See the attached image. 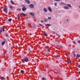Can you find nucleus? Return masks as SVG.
Listing matches in <instances>:
<instances>
[{
	"label": "nucleus",
	"instance_id": "obj_30",
	"mask_svg": "<svg viewBox=\"0 0 80 80\" xmlns=\"http://www.w3.org/2000/svg\"><path fill=\"white\" fill-rule=\"evenodd\" d=\"M42 79L43 80H46V79H45V78H44V77L42 78Z\"/></svg>",
	"mask_w": 80,
	"mask_h": 80
},
{
	"label": "nucleus",
	"instance_id": "obj_33",
	"mask_svg": "<svg viewBox=\"0 0 80 80\" xmlns=\"http://www.w3.org/2000/svg\"><path fill=\"white\" fill-rule=\"evenodd\" d=\"M50 19H51V17H48V20H50Z\"/></svg>",
	"mask_w": 80,
	"mask_h": 80
},
{
	"label": "nucleus",
	"instance_id": "obj_11",
	"mask_svg": "<svg viewBox=\"0 0 80 80\" xmlns=\"http://www.w3.org/2000/svg\"><path fill=\"white\" fill-rule=\"evenodd\" d=\"M1 80H5V78H4L3 77H2L1 78H0Z\"/></svg>",
	"mask_w": 80,
	"mask_h": 80
},
{
	"label": "nucleus",
	"instance_id": "obj_18",
	"mask_svg": "<svg viewBox=\"0 0 80 80\" xmlns=\"http://www.w3.org/2000/svg\"><path fill=\"white\" fill-rule=\"evenodd\" d=\"M11 3L12 4V5H14V2H13V1H12V0H11Z\"/></svg>",
	"mask_w": 80,
	"mask_h": 80
},
{
	"label": "nucleus",
	"instance_id": "obj_1",
	"mask_svg": "<svg viewBox=\"0 0 80 80\" xmlns=\"http://www.w3.org/2000/svg\"><path fill=\"white\" fill-rule=\"evenodd\" d=\"M21 61L22 62H27L29 61L28 58L27 57H26L24 58V59H22Z\"/></svg>",
	"mask_w": 80,
	"mask_h": 80
},
{
	"label": "nucleus",
	"instance_id": "obj_3",
	"mask_svg": "<svg viewBox=\"0 0 80 80\" xmlns=\"http://www.w3.org/2000/svg\"><path fill=\"white\" fill-rule=\"evenodd\" d=\"M70 56L72 58H75L76 57V55L75 53H73Z\"/></svg>",
	"mask_w": 80,
	"mask_h": 80
},
{
	"label": "nucleus",
	"instance_id": "obj_7",
	"mask_svg": "<svg viewBox=\"0 0 80 80\" xmlns=\"http://www.w3.org/2000/svg\"><path fill=\"white\" fill-rule=\"evenodd\" d=\"M25 2H27V3L28 4L30 3V1H29V0H25Z\"/></svg>",
	"mask_w": 80,
	"mask_h": 80
},
{
	"label": "nucleus",
	"instance_id": "obj_23",
	"mask_svg": "<svg viewBox=\"0 0 80 80\" xmlns=\"http://www.w3.org/2000/svg\"><path fill=\"white\" fill-rule=\"evenodd\" d=\"M44 36H45V37H47V33H45L44 34Z\"/></svg>",
	"mask_w": 80,
	"mask_h": 80
},
{
	"label": "nucleus",
	"instance_id": "obj_13",
	"mask_svg": "<svg viewBox=\"0 0 80 80\" xmlns=\"http://www.w3.org/2000/svg\"><path fill=\"white\" fill-rule=\"evenodd\" d=\"M5 43V41H4L2 42V45H3Z\"/></svg>",
	"mask_w": 80,
	"mask_h": 80
},
{
	"label": "nucleus",
	"instance_id": "obj_46",
	"mask_svg": "<svg viewBox=\"0 0 80 80\" xmlns=\"http://www.w3.org/2000/svg\"><path fill=\"white\" fill-rule=\"evenodd\" d=\"M3 40H4V41H6V40L5 39H3Z\"/></svg>",
	"mask_w": 80,
	"mask_h": 80
},
{
	"label": "nucleus",
	"instance_id": "obj_21",
	"mask_svg": "<svg viewBox=\"0 0 80 80\" xmlns=\"http://www.w3.org/2000/svg\"><path fill=\"white\" fill-rule=\"evenodd\" d=\"M68 63H71V60L70 59H68Z\"/></svg>",
	"mask_w": 80,
	"mask_h": 80
},
{
	"label": "nucleus",
	"instance_id": "obj_12",
	"mask_svg": "<svg viewBox=\"0 0 80 80\" xmlns=\"http://www.w3.org/2000/svg\"><path fill=\"white\" fill-rule=\"evenodd\" d=\"M30 15H32V16H34V13L31 12L30 13Z\"/></svg>",
	"mask_w": 80,
	"mask_h": 80
},
{
	"label": "nucleus",
	"instance_id": "obj_35",
	"mask_svg": "<svg viewBox=\"0 0 80 80\" xmlns=\"http://www.w3.org/2000/svg\"><path fill=\"white\" fill-rule=\"evenodd\" d=\"M2 56H3L4 57L5 55V53H3V54H2Z\"/></svg>",
	"mask_w": 80,
	"mask_h": 80
},
{
	"label": "nucleus",
	"instance_id": "obj_19",
	"mask_svg": "<svg viewBox=\"0 0 80 80\" xmlns=\"http://www.w3.org/2000/svg\"><path fill=\"white\" fill-rule=\"evenodd\" d=\"M5 35L7 37H8V33H6Z\"/></svg>",
	"mask_w": 80,
	"mask_h": 80
},
{
	"label": "nucleus",
	"instance_id": "obj_48",
	"mask_svg": "<svg viewBox=\"0 0 80 80\" xmlns=\"http://www.w3.org/2000/svg\"><path fill=\"white\" fill-rule=\"evenodd\" d=\"M67 20H68V19H67Z\"/></svg>",
	"mask_w": 80,
	"mask_h": 80
},
{
	"label": "nucleus",
	"instance_id": "obj_6",
	"mask_svg": "<svg viewBox=\"0 0 80 80\" xmlns=\"http://www.w3.org/2000/svg\"><path fill=\"white\" fill-rule=\"evenodd\" d=\"M29 7H30V8H34V6L32 4H31L29 5Z\"/></svg>",
	"mask_w": 80,
	"mask_h": 80
},
{
	"label": "nucleus",
	"instance_id": "obj_5",
	"mask_svg": "<svg viewBox=\"0 0 80 80\" xmlns=\"http://www.w3.org/2000/svg\"><path fill=\"white\" fill-rule=\"evenodd\" d=\"M2 28V30H3V31L2 30V29H1L0 30V33H1L2 32H5V29H4V26H3Z\"/></svg>",
	"mask_w": 80,
	"mask_h": 80
},
{
	"label": "nucleus",
	"instance_id": "obj_32",
	"mask_svg": "<svg viewBox=\"0 0 80 80\" xmlns=\"http://www.w3.org/2000/svg\"><path fill=\"white\" fill-rule=\"evenodd\" d=\"M77 43H80V40H78L77 41Z\"/></svg>",
	"mask_w": 80,
	"mask_h": 80
},
{
	"label": "nucleus",
	"instance_id": "obj_36",
	"mask_svg": "<svg viewBox=\"0 0 80 80\" xmlns=\"http://www.w3.org/2000/svg\"><path fill=\"white\" fill-rule=\"evenodd\" d=\"M56 35L57 36H58V37H60V35L58 34H56Z\"/></svg>",
	"mask_w": 80,
	"mask_h": 80
},
{
	"label": "nucleus",
	"instance_id": "obj_24",
	"mask_svg": "<svg viewBox=\"0 0 80 80\" xmlns=\"http://www.w3.org/2000/svg\"><path fill=\"white\" fill-rule=\"evenodd\" d=\"M17 17H18V18H20L19 14H18V15H17Z\"/></svg>",
	"mask_w": 80,
	"mask_h": 80
},
{
	"label": "nucleus",
	"instance_id": "obj_29",
	"mask_svg": "<svg viewBox=\"0 0 80 80\" xmlns=\"http://www.w3.org/2000/svg\"><path fill=\"white\" fill-rule=\"evenodd\" d=\"M54 5L55 6H57V3L55 2L54 4Z\"/></svg>",
	"mask_w": 80,
	"mask_h": 80
},
{
	"label": "nucleus",
	"instance_id": "obj_8",
	"mask_svg": "<svg viewBox=\"0 0 80 80\" xmlns=\"http://www.w3.org/2000/svg\"><path fill=\"white\" fill-rule=\"evenodd\" d=\"M48 10L50 12H52V10L51 9V8L50 7H48Z\"/></svg>",
	"mask_w": 80,
	"mask_h": 80
},
{
	"label": "nucleus",
	"instance_id": "obj_38",
	"mask_svg": "<svg viewBox=\"0 0 80 80\" xmlns=\"http://www.w3.org/2000/svg\"><path fill=\"white\" fill-rule=\"evenodd\" d=\"M39 25L40 26H41V27H42V24H39Z\"/></svg>",
	"mask_w": 80,
	"mask_h": 80
},
{
	"label": "nucleus",
	"instance_id": "obj_49",
	"mask_svg": "<svg viewBox=\"0 0 80 80\" xmlns=\"http://www.w3.org/2000/svg\"><path fill=\"white\" fill-rule=\"evenodd\" d=\"M73 1H75V0H73Z\"/></svg>",
	"mask_w": 80,
	"mask_h": 80
},
{
	"label": "nucleus",
	"instance_id": "obj_14",
	"mask_svg": "<svg viewBox=\"0 0 80 80\" xmlns=\"http://www.w3.org/2000/svg\"><path fill=\"white\" fill-rule=\"evenodd\" d=\"M64 8L65 9H68L69 8L67 6H64Z\"/></svg>",
	"mask_w": 80,
	"mask_h": 80
},
{
	"label": "nucleus",
	"instance_id": "obj_41",
	"mask_svg": "<svg viewBox=\"0 0 80 80\" xmlns=\"http://www.w3.org/2000/svg\"><path fill=\"white\" fill-rule=\"evenodd\" d=\"M78 68H80V64L78 65Z\"/></svg>",
	"mask_w": 80,
	"mask_h": 80
},
{
	"label": "nucleus",
	"instance_id": "obj_47",
	"mask_svg": "<svg viewBox=\"0 0 80 80\" xmlns=\"http://www.w3.org/2000/svg\"><path fill=\"white\" fill-rule=\"evenodd\" d=\"M79 8H80V6H79Z\"/></svg>",
	"mask_w": 80,
	"mask_h": 80
},
{
	"label": "nucleus",
	"instance_id": "obj_42",
	"mask_svg": "<svg viewBox=\"0 0 80 80\" xmlns=\"http://www.w3.org/2000/svg\"><path fill=\"white\" fill-rule=\"evenodd\" d=\"M63 2H61V5H63Z\"/></svg>",
	"mask_w": 80,
	"mask_h": 80
},
{
	"label": "nucleus",
	"instance_id": "obj_26",
	"mask_svg": "<svg viewBox=\"0 0 80 80\" xmlns=\"http://www.w3.org/2000/svg\"><path fill=\"white\" fill-rule=\"evenodd\" d=\"M57 57H58V58H60V56L59 55H58L56 56Z\"/></svg>",
	"mask_w": 80,
	"mask_h": 80
},
{
	"label": "nucleus",
	"instance_id": "obj_22",
	"mask_svg": "<svg viewBox=\"0 0 80 80\" xmlns=\"http://www.w3.org/2000/svg\"><path fill=\"white\" fill-rule=\"evenodd\" d=\"M20 72H21V73H24L25 72V71H24L23 70H21Z\"/></svg>",
	"mask_w": 80,
	"mask_h": 80
},
{
	"label": "nucleus",
	"instance_id": "obj_43",
	"mask_svg": "<svg viewBox=\"0 0 80 80\" xmlns=\"http://www.w3.org/2000/svg\"><path fill=\"white\" fill-rule=\"evenodd\" d=\"M78 73H79V75H80V71Z\"/></svg>",
	"mask_w": 80,
	"mask_h": 80
},
{
	"label": "nucleus",
	"instance_id": "obj_40",
	"mask_svg": "<svg viewBox=\"0 0 80 80\" xmlns=\"http://www.w3.org/2000/svg\"><path fill=\"white\" fill-rule=\"evenodd\" d=\"M48 51H49V52H50V49H48Z\"/></svg>",
	"mask_w": 80,
	"mask_h": 80
},
{
	"label": "nucleus",
	"instance_id": "obj_44",
	"mask_svg": "<svg viewBox=\"0 0 80 80\" xmlns=\"http://www.w3.org/2000/svg\"><path fill=\"white\" fill-rule=\"evenodd\" d=\"M18 10H19V11L21 10V9H19Z\"/></svg>",
	"mask_w": 80,
	"mask_h": 80
},
{
	"label": "nucleus",
	"instance_id": "obj_50",
	"mask_svg": "<svg viewBox=\"0 0 80 80\" xmlns=\"http://www.w3.org/2000/svg\"><path fill=\"white\" fill-rule=\"evenodd\" d=\"M79 38H80V36H79Z\"/></svg>",
	"mask_w": 80,
	"mask_h": 80
},
{
	"label": "nucleus",
	"instance_id": "obj_17",
	"mask_svg": "<svg viewBox=\"0 0 80 80\" xmlns=\"http://www.w3.org/2000/svg\"><path fill=\"white\" fill-rule=\"evenodd\" d=\"M21 14L22 15H23V16H24V17H26V14L23 13H21Z\"/></svg>",
	"mask_w": 80,
	"mask_h": 80
},
{
	"label": "nucleus",
	"instance_id": "obj_34",
	"mask_svg": "<svg viewBox=\"0 0 80 80\" xmlns=\"http://www.w3.org/2000/svg\"><path fill=\"white\" fill-rule=\"evenodd\" d=\"M59 47H61V48H62L63 47V46L61 45H60L59 46Z\"/></svg>",
	"mask_w": 80,
	"mask_h": 80
},
{
	"label": "nucleus",
	"instance_id": "obj_28",
	"mask_svg": "<svg viewBox=\"0 0 80 80\" xmlns=\"http://www.w3.org/2000/svg\"><path fill=\"white\" fill-rule=\"evenodd\" d=\"M72 42L73 43H74V44H76V42H75V41H72Z\"/></svg>",
	"mask_w": 80,
	"mask_h": 80
},
{
	"label": "nucleus",
	"instance_id": "obj_15",
	"mask_svg": "<svg viewBox=\"0 0 80 80\" xmlns=\"http://www.w3.org/2000/svg\"><path fill=\"white\" fill-rule=\"evenodd\" d=\"M44 48H45V49H47V48H48V46H45L44 47Z\"/></svg>",
	"mask_w": 80,
	"mask_h": 80
},
{
	"label": "nucleus",
	"instance_id": "obj_39",
	"mask_svg": "<svg viewBox=\"0 0 80 80\" xmlns=\"http://www.w3.org/2000/svg\"><path fill=\"white\" fill-rule=\"evenodd\" d=\"M47 21H48V19H45V22H47Z\"/></svg>",
	"mask_w": 80,
	"mask_h": 80
},
{
	"label": "nucleus",
	"instance_id": "obj_27",
	"mask_svg": "<svg viewBox=\"0 0 80 80\" xmlns=\"http://www.w3.org/2000/svg\"><path fill=\"white\" fill-rule=\"evenodd\" d=\"M77 57H80V55H78V54H77Z\"/></svg>",
	"mask_w": 80,
	"mask_h": 80
},
{
	"label": "nucleus",
	"instance_id": "obj_20",
	"mask_svg": "<svg viewBox=\"0 0 80 80\" xmlns=\"http://www.w3.org/2000/svg\"><path fill=\"white\" fill-rule=\"evenodd\" d=\"M12 19L10 18L9 19H8V22H10L12 21Z\"/></svg>",
	"mask_w": 80,
	"mask_h": 80
},
{
	"label": "nucleus",
	"instance_id": "obj_31",
	"mask_svg": "<svg viewBox=\"0 0 80 80\" xmlns=\"http://www.w3.org/2000/svg\"><path fill=\"white\" fill-rule=\"evenodd\" d=\"M28 50H29V52H31V49L29 48H28Z\"/></svg>",
	"mask_w": 80,
	"mask_h": 80
},
{
	"label": "nucleus",
	"instance_id": "obj_37",
	"mask_svg": "<svg viewBox=\"0 0 80 80\" xmlns=\"http://www.w3.org/2000/svg\"><path fill=\"white\" fill-rule=\"evenodd\" d=\"M55 1H56V2H59V1H60V0H54Z\"/></svg>",
	"mask_w": 80,
	"mask_h": 80
},
{
	"label": "nucleus",
	"instance_id": "obj_25",
	"mask_svg": "<svg viewBox=\"0 0 80 80\" xmlns=\"http://www.w3.org/2000/svg\"><path fill=\"white\" fill-rule=\"evenodd\" d=\"M68 6L69 7H72V6H71V5H70V4H68Z\"/></svg>",
	"mask_w": 80,
	"mask_h": 80
},
{
	"label": "nucleus",
	"instance_id": "obj_2",
	"mask_svg": "<svg viewBox=\"0 0 80 80\" xmlns=\"http://www.w3.org/2000/svg\"><path fill=\"white\" fill-rule=\"evenodd\" d=\"M22 11H25V10H27V8H25V5H23L22 6Z\"/></svg>",
	"mask_w": 80,
	"mask_h": 80
},
{
	"label": "nucleus",
	"instance_id": "obj_9",
	"mask_svg": "<svg viewBox=\"0 0 80 80\" xmlns=\"http://www.w3.org/2000/svg\"><path fill=\"white\" fill-rule=\"evenodd\" d=\"M43 10L45 12H48V11L47 10V9L45 8H44L43 9Z\"/></svg>",
	"mask_w": 80,
	"mask_h": 80
},
{
	"label": "nucleus",
	"instance_id": "obj_16",
	"mask_svg": "<svg viewBox=\"0 0 80 80\" xmlns=\"http://www.w3.org/2000/svg\"><path fill=\"white\" fill-rule=\"evenodd\" d=\"M9 8H10V9H11V10H12V8H13V6H12V5H10Z\"/></svg>",
	"mask_w": 80,
	"mask_h": 80
},
{
	"label": "nucleus",
	"instance_id": "obj_4",
	"mask_svg": "<svg viewBox=\"0 0 80 80\" xmlns=\"http://www.w3.org/2000/svg\"><path fill=\"white\" fill-rule=\"evenodd\" d=\"M3 11L5 12V13H8V11L7 10V8L6 7L4 8Z\"/></svg>",
	"mask_w": 80,
	"mask_h": 80
},
{
	"label": "nucleus",
	"instance_id": "obj_45",
	"mask_svg": "<svg viewBox=\"0 0 80 80\" xmlns=\"http://www.w3.org/2000/svg\"><path fill=\"white\" fill-rule=\"evenodd\" d=\"M41 22H42V23H43V21H41Z\"/></svg>",
	"mask_w": 80,
	"mask_h": 80
},
{
	"label": "nucleus",
	"instance_id": "obj_10",
	"mask_svg": "<svg viewBox=\"0 0 80 80\" xmlns=\"http://www.w3.org/2000/svg\"><path fill=\"white\" fill-rule=\"evenodd\" d=\"M52 25H50L49 24H46L45 25V26L46 27H47V26H48V27H50V26H51Z\"/></svg>",
	"mask_w": 80,
	"mask_h": 80
}]
</instances>
